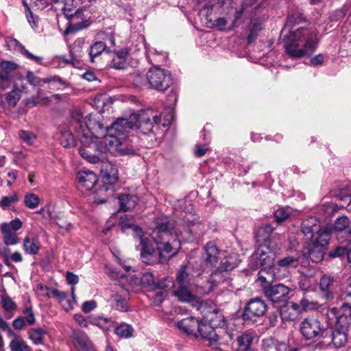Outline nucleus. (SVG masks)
I'll return each mask as SVG.
<instances>
[{"mask_svg":"<svg viewBox=\"0 0 351 351\" xmlns=\"http://www.w3.org/2000/svg\"><path fill=\"white\" fill-rule=\"evenodd\" d=\"M199 322L195 318L191 317H186L177 324L178 328L187 335H195V329H198Z\"/></svg>","mask_w":351,"mask_h":351,"instance_id":"obj_20","label":"nucleus"},{"mask_svg":"<svg viewBox=\"0 0 351 351\" xmlns=\"http://www.w3.org/2000/svg\"><path fill=\"white\" fill-rule=\"evenodd\" d=\"M110 320L101 317H92L90 323L98 326L103 330H108L110 329Z\"/></svg>","mask_w":351,"mask_h":351,"instance_id":"obj_44","label":"nucleus"},{"mask_svg":"<svg viewBox=\"0 0 351 351\" xmlns=\"http://www.w3.org/2000/svg\"><path fill=\"white\" fill-rule=\"evenodd\" d=\"M115 302V307L117 310L121 311H126L128 309L127 302L125 299L121 298L119 296H115L114 299Z\"/></svg>","mask_w":351,"mask_h":351,"instance_id":"obj_60","label":"nucleus"},{"mask_svg":"<svg viewBox=\"0 0 351 351\" xmlns=\"http://www.w3.org/2000/svg\"><path fill=\"white\" fill-rule=\"evenodd\" d=\"M26 10V17L28 23L33 29H36L38 27V18L36 16H34L29 8L25 4Z\"/></svg>","mask_w":351,"mask_h":351,"instance_id":"obj_51","label":"nucleus"},{"mask_svg":"<svg viewBox=\"0 0 351 351\" xmlns=\"http://www.w3.org/2000/svg\"><path fill=\"white\" fill-rule=\"evenodd\" d=\"M302 256H288L278 260L277 262V265L280 267L285 269L291 267L295 268L298 267L300 263H302Z\"/></svg>","mask_w":351,"mask_h":351,"instance_id":"obj_31","label":"nucleus"},{"mask_svg":"<svg viewBox=\"0 0 351 351\" xmlns=\"http://www.w3.org/2000/svg\"><path fill=\"white\" fill-rule=\"evenodd\" d=\"M215 326L208 322L204 321V318L199 323L198 332L202 337L208 339L210 343L216 342L219 340V335L217 333Z\"/></svg>","mask_w":351,"mask_h":351,"instance_id":"obj_16","label":"nucleus"},{"mask_svg":"<svg viewBox=\"0 0 351 351\" xmlns=\"http://www.w3.org/2000/svg\"><path fill=\"white\" fill-rule=\"evenodd\" d=\"M299 287L303 291H308L311 287V282L307 277H302L299 282Z\"/></svg>","mask_w":351,"mask_h":351,"instance_id":"obj_64","label":"nucleus"},{"mask_svg":"<svg viewBox=\"0 0 351 351\" xmlns=\"http://www.w3.org/2000/svg\"><path fill=\"white\" fill-rule=\"evenodd\" d=\"M29 337L36 345L43 344L47 332L42 328H31L28 332Z\"/></svg>","mask_w":351,"mask_h":351,"instance_id":"obj_32","label":"nucleus"},{"mask_svg":"<svg viewBox=\"0 0 351 351\" xmlns=\"http://www.w3.org/2000/svg\"><path fill=\"white\" fill-rule=\"evenodd\" d=\"M254 261H256V265L259 266L262 270L258 273V279L263 282H269V280L263 274L269 273L267 270H271L276 259V252L271 243H263L260 245L252 256Z\"/></svg>","mask_w":351,"mask_h":351,"instance_id":"obj_5","label":"nucleus"},{"mask_svg":"<svg viewBox=\"0 0 351 351\" xmlns=\"http://www.w3.org/2000/svg\"><path fill=\"white\" fill-rule=\"evenodd\" d=\"M156 285L155 290L165 291L171 286L173 287V282L171 278H166L160 282H156Z\"/></svg>","mask_w":351,"mask_h":351,"instance_id":"obj_54","label":"nucleus"},{"mask_svg":"<svg viewBox=\"0 0 351 351\" xmlns=\"http://www.w3.org/2000/svg\"><path fill=\"white\" fill-rule=\"evenodd\" d=\"M23 315L29 325H33L35 323L36 319L31 307H26L23 311Z\"/></svg>","mask_w":351,"mask_h":351,"instance_id":"obj_59","label":"nucleus"},{"mask_svg":"<svg viewBox=\"0 0 351 351\" xmlns=\"http://www.w3.org/2000/svg\"><path fill=\"white\" fill-rule=\"evenodd\" d=\"M106 49V45L102 41H96L90 46L88 54L90 60L94 62L95 58L99 57Z\"/></svg>","mask_w":351,"mask_h":351,"instance_id":"obj_33","label":"nucleus"},{"mask_svg":"<svg viewBox=\"0 0 351 351\" xmlns=\"http://www.w3.org/2000/svg\"><path fill=\"white\" fill-rule=\"evenodd\" d=\"M300 306L302 311H307L316 309L318 307V304L304 297L300 300Z\"/></svg>","mask_w":351,"mask_h":351,"instance_id":"obj_50","label":"nucleus"},{"mask_svg":"<svg viewBox=\"0 0 351 351\" xmlns=\"http://www.w3.org/2000/svg\"><path fill=\"white\" fill-rule=\"evenodd\" d=\"M19 197L16 193H14L10 196H4L0 201V207L5 209L12 204L19 202Z\"/></svg>","mask_w":351,"mask_h":351,"instance_id":"obj_47","label":"nucleus"},{"mask_svg":"<svg viewBox=\"0 0 351 351\" xmlns=\"http://www.w3.org/2000/svg\"><path fill=\"white\" fill-rule=\"evenodd\" d=\"M138 201V197L131 195H121L119 197V203L120 209L123 211H128L134 208Z\"/></svg>","mask_w":351,"mask_h":351,"instance_id":"obj_29","label":"nucleus"},{"mask_svg":"<svg viewBox=\"0 0 351 351\" xmlns=\"http://www.w3.org/2000/svg\"><path fill=\"white\" fill-rule=\"evenodd\" d=\"M104 176L109 184H114L118 180V170L116 167L108 164L106 166V171H104Z\"/></svg>","mask_w":351,"mask_h":351,"instance_id":"obj_36","label":"nucleus"},{"mask_svg":"<svg viewBox=\"0 0 351 351\" xmlns=\"http://www.w3.org/2000/svg\"><path fill=\"white\" fill-rule=\"evenodd\" d=\"M47 295L49 297H54L57 298L60 302L64 300L67 296V294L65 292L57 289H52L49 293H47Z\"/></svg>","mask_w":351,"mask_h":351,"instance_id":"obj_56","label":"nucleus"},{"mask_svg":"<svg viewBox=\"0 0 351 351\" xmlns=\"http://www.w3.org/2000/svg\"><path fill=\"white\" fill-rule=\"evenodd\" d=\"M134 285H140L142 287L150 290H155L156 280L154 275L149 272H145L142 274L141 277L134 278L132 280Z\"/></svg>","mask_w":351,"mask_h":351,"instance_id":"obj_26","label":"nucleus"},{"mask_svg":"<svg viewBox=\"0 0 351 351\" xmlns=\"http://www.w3.org/2000/svg\"><path fill=\"white\" fill-rule=\"evenodd\" d=\"M266 309L267 306L263 300L260 298L252 299L245 307L243 318L245 321L254 322L257 317L265 314Z\"/></svg>","mask_w":351,"mask_h":351,"instance_id":"obj_9","label":"nucleus"},{"mask_svg":"<svg viewBox=\"0 0 351 351\" xmlns=\"http://www.w3.org/2000/svg\"><path fill=\"white\" fill-rule=\"evenodd\" d=\"M147 80L152 88L160 92L165 91L172 84L170 73L158 66L149 69L147 73Z\"/></svg>","mask_w":351,"mask_h":351,"instance_id":"obj_7","label":"nucleus"},{"mask_svg":"<svg viewBox=\"0 0 351 351\" xmlns=\"http://www.w3.org/2000/svg\"><path fill=\"white\" fill-rule=\"evenodd\" d=\"M114 332L120 337L129 338L132 336L133 328L129 324H121L115 328Z\"/></svg>","mask_w":351,"mask_h":351,"instance_id":"obj_39","label":"nucleus"},{"mask_svg":"<svg viewBox=\"0 0 351 351\" xmlns=\"http://www.w3.org/2000/svg\"><path fill=\"white\" fill-rule=\"evenodd\" d=\"M255 337V333L252 331H247L241 333L237 338V351L252 349V344Z\"/></svg>","mask_w":351,"mask_h":351,"instance_id":"obj_21","label":"nucleus"},{"mask_svg":"<svg viewBox=\"0 0 351 351\" xmlns=\"http://www.w3.org/2000/svg\"><path fill=\"white\" fill-rule=\"evenodd\" d=\"M19 136L20 138L23 141V143L27 144L28 145H34L37 138L36 134L27 130H21L19 132Z\"/></svg>","mask_w":351,"mask_h":351,"instance_id":"obj_43","label":"nucleus"},{"mask_svg":"<svg viewBox=\"0 0 351 351\" xmlns=\"http://www.w3.org/2000/svg\"><path fill=\"white\" fill-rule=\"evenodd\" d=\"M301 306L291 302L281 309L280 315L282 319L293 320L297 313L300 311Z\"/></svg>","mask_w":351,"mask_h":351,"instance_id":"obj_27","label":"nucleus"},{"mask_svg":"<svg viewBox=\"0 0 351 351\" xmlns=\"http://www.w3.org/2000/svg\"><path fill=\"white\" fill-rule=\"evenodd\" d=\"M82 41L81 40H75L73 44L70 53L72 57V60H77L78 58L81 57V49H82Z\"/></svg>","mask_w":351,"mask_h":351,"instance_id":"obj_49","label":"nucleus"},{"mask_svg":"<svg viewBox=\"0 0 351 351\" xmlns=\"http://www.w3.org/2000/svg\"><path fill=\"white\" fill-rule=\"evenodd\" d=\"M5 234L4 242L8 245H12L18 243V238L16 235L11 232H2Z\"/></svg>","mask_w":351,"mask_h":351,"instance_id":"obj_57","label":"nucleus"},{"mask_svg":"<svg viewBox=\"0 0 351 351\" xmlns=\"http://www.w3.org/2000/svg\"><path fill=\"white\" fill-rule=\"evenodd\" d=\"M290 211L288 208H280L274 212L276 221L278 223L284 221L290 216Z\"/></svg>","mask_w":351,"mask_h":351,"instance_id":"obj_48","label":"nucleus"},{"mask_svg":"<svg viewBox=\"0 0 351 351\" xmlns=\"http://www.w3.org/2000/svg\"><path fill=\"white\" fill-rule=\"evenodd\" d=\"M189 265L182 266L176 274V280L173 284L191 285V281L195 276L190 273Z\"/></svg>","mask_w":351,"mask_h":351,"instance_id":"obj_22","label":"nucleus"},{"mask_svg":"<svg viewBox=\"0 0 351 351\" xmlns=\"http://www.w3.org/2000/svg\"><path fill=\"white\" fill-rule=\"evenodd\" d=\"M344 254L347 255V248L341 246L336 247L334 250L330 252V256L333 258L340 257Z\"/></svg>","mask_w":351,"mask_h":351,"instance_id":"obj_62","label":"nucleus"},{"mask_svg":"<svg viewBox=\"0 0 351 351\" xmlns=\"http://www.w3.org/2000/svg\"><path fill=\"white\" fill-rule=\"evenodd\" d=\"M96 307V302L94 300L84 302L82 306L83 312L88 313Z\"/></svg>","mask_w":351,"mask_h":351,"instance_id":"obj_61","label":"nucleus"},{"mask_svg":"<svg viewBox=\"0 0 351 351\" xmlns=\"http://www.w3.org/2000/svg\"><path fill=\"white\" fill-rule=\"evenodd\" d=\"M191 285L173 284V295L181 302H191L195 299L193 294Z\"/></svg>","mask_w":351,"mask_h":351,"instance_id":"obj_18","label":"nucleus"},{"mask_svg":"<svg viewBox=\"0 0 351 351\" xmlns=\"http://www.w3.org/2000/svg\"><path fill=\"white\" fill-rule=\"evenodd\" d=\"M97 182V175L90 171H80L77 176V188L82 193L90 191Z\"/></svg>","mask_w":351,"mask_h":351,"instance_id":"obj_14","label":"nucleus"},{"mask_svg":"<svg viewBox=\"0 0 351 351\" xmlns=\"http://www.w3.org/2000/svg\"><path fill=\"white\" fill-rule=\"evenodd\" d=\"M201 310L204 322H208L217 328H222L225 326V317L215 306L206 307L202 305Z\"/></svg>","mask_w":351,"mask_h":351,"instance_id":"obj_13","label":"nucleus"},{"mask_svg":"<svg viewBox=\"0 0 351 351\" xmlns=\"http://www.w3.org/2000/svg\"><path fill=\"white\" fill-rule=\"evenodd\" d=\"M26 78H27V80L28 81V82L30 84H32L34 86H36V85L39 84L41 82L43 83H49L51 81H59V80H60L59 77H53L51 78L40 79V78L37 77L36 76H35L34 75V73L31 71H28L27 73Z\"/></svg>","mask_w":351,"mask_h":351,"instance_id":"obj_37","label":"nucleus"},{"mask_svg":"<svg viewBox=\"0 0 351 351\" xmlns=\"http://www.w3.org/2000/svg\"><path fill=\"white\" fill-rule=\"evenodd\" d=\"M22 227V222L20 219H14L10 222V223H3L1 225V232H11V230L16 231Z\"/></svg>","mask_w":351,"mask_h":351,"instance_id":"obj_45","label":"nucleus"},{"mask_svg":"<svg viewBox=\"0 0 351 351\" xmlns=\"http://www.w3.org/2000/svg\"><path fill=\"white\" fill-rule=\"evenodd\" d=\"M21 97V91L18 88H13L7 94L6 101L10 106L14 107Z\"/></svg>","mask_w":351,"mask_h":351,"instance_id":"obj_38","label":"nucleus"},{"mask_svg":"<svg viewBox=\"0 0 351 351\" xmlns=\"http://www.w3.org/2000/svg\"><path fill=\"white\" fill-rule=\"evenodd\" d=\"M25 205L30 208H36L40 204V198L34 193H27L24 197Z\"/></svg>","mask_w":351,"mask_h":351,"instance_id":"obj_42","label":"nucleus"},{"mask_svg":"<svg viewBox=\"0 0 351 351\" xmlns=\"http://www.w3.org/2000/svg\"><path fill=\"white\" fill-rule=\"evenodd\" d=\"M302 232L306 240L311 243L308 257L314 263L323 260L324 248L327 245L331 234V228L321 226L317 217L311 216L303 221Z\"/></svg>","mask_w":351,"mask_h":351,"instance_id":"obj_4","label":"nucleus"},{"mask_svg":"<svg viewBox=\"0 0 351 351\" xmlns=\"http://www.w3.org/2000/svg\"><path fill=\"white\" fill-rule=\"evenodd\" d=\"M273 230V228L269 224L263 226L258 229L256 233L258 241L271 243L270 235L272 233Z\"/></svg>","mask_w":351,"mask_h":351,"instance_id":"obj_34","label":"nucleus"},{"mask_svg":"<svg viewBox=\"0 0 351 351\" xmlns=\"http://www.w3.org/2000/svg\"><path fill=\"white\" fill-rule=\"evenodd\" d=\"M160 121V113L152 109L142 110L139 114H132L128 118H119L110 126H104L98 120H92L90 117L86 122L94 138H101L106 132L112 134L124 140L134 129L139 130L144 134L153 132L154 124Z\"/></svg>","mask_w":351,"mask_h":351,"instance_id":"obj_2","label":"nucleus"},{"mask_svg":"<svg viewBox=\"0 0 351 351\" xmlns=\"http://www.w3.org/2000/svg\"><path fill=\"white\" fill-rule=\"evenodd\" d=\"M0 67L3 71L10 73L18 69L19 66L11 61L3 60L0 63Z\"/></svg>","mask_w":351,"mask_h":351,"instance_id":"obj_53","label":"nucleus"},{"mask_svg":"<svg viewBox=\"0 0 351 351\" xmlns=\"http://www.w3.org/2000/svg\"><path fill=\"white\" fill-rule=\"evenodd\" d=\"M90 134L81 136L80 141L83 146L79 149L80 156L90 163L96 164L99 162V157L93 152L97 147V143L93 141Z\"/></svg>","mask_w":351,"mask_h":351,"instance_id":"obj_10","label":"nucleus"},{"mask_svg":"<svg viewBox=\"0 0 351 351\" xmlns=\"http://www.w3.org/2000/svg\"><path fill=\"white\" fill-rule=\"evenodd\" d=\"M25 325V318L23 316L18 317L12 322V326L16 330H21Z\"/></svg>","mask_w":351,"mask_h":351,"instance_id":"obj_63","label":"nucleus"},{"mask_svg":"<svg viewBox=\"0 0 351 351\" xmlns=\"http://www.w3.org/2000/svg\"><path fill=\"white\" fill-rule=\"evenodd\" d=\"M98 149L100 152H109L114 156L134 155L135 150L132 147L129 146L125 142L122 141L120 137L112 134L106 133L101 138Z\"/></svg>","mask_w":351,"mask_h":351,"instance_id":"obj_6","label":"nucleus"},{"mask_svg":"<svg viewBox=\"0 0 351 351\" xmlns=\"http://www.w3.org/2000/svg\"><path fill=\"white\" fill-rule=\"evenodd\" d=\"M1 305L5 311H11L14 310L16 307V305L14 301L10 298L7 296H2Z\"/></svg>","mask_w":351,"mask_h":351,"instance_id":"obj_52","label":"nucleus"},{"mask_svg":"<svg viewBox=\"0 0 351 351\" xmlns=\"http://www.w3.org/2000/svg\"><path fill=\"white\" fill-rule=\"evenodd\" d=\"M89 117H90L92 120H97L93 117L92 114H88L84 118L82 113L80 110H74L72 112V118L75 121L76 128L79 129L77 131L79 136H82L84 134H90L92 135L91 130H90L86 125V122L88 121V118Z\"/></svg>","mask_w":351,"mask_h":351,"instance_id":"obj_15","label":"nucleus"},{"mask_svg":"<svg viewBox=\"0 0 351 351\" xmlns=\"http://www.w3.org/2000/svg\"><path fill=\"white\" fill-rule=\"evenodd\" d=\"M289 291L288 287L278 284L265 287L264 294L274 304H278L287 301Z\"/></svg>","mask_w":351,"mask_h":351,"instance_id":"obj_12","label":"nucleus"},{"mask_svg":"<svg viewBox=\"0 0 351 351\" xmlns=\"http://www.w3.org/2000/svg\"><path fill=\"white\" fill-rule=\"evenodd\" d=\"M235 265L231 264L228 261H226L220 268L210 275V278L208 280L206 285L202 287V293L208 294L211 292L214 289V287L220 282H226L228 276L227 271L228 270H232L235 267Z\"/></svg>","mask_w":351,"mask_h":351,"instance_id":"obj_8","label":"nucleus"},{"mask_svg":"<svg viewBox=\"0 0 351 351\" xmlns=\"http://www.w3.org/2000/svg\"><path fill=\"white\" fill-rule=\"evenodd\" d=\"M264 4V0H243L241 10L236 13V19H239L243 13L255 14Z\"/></svg>","mask_w":351,"mask_h":351,"instance_id":"obj_19","label":"nucleus"},{"mask_svg":"<svg viewBox=\"0 0 351 351\" xmlns=\"http://www.w3.org/2000/svg\"><path fill=\"white\" fill-rule=\"evenodd\" d=\"M300 331L302 335L306 339H312L324 332V328L320 322L314 317H308L305 319L300 325Z\"/></svg>","mask_w":351,"mask_h":351,"instance_id":"obj_11","label":"nucleus"},{"mask_svg":"<svg viewBox=\"0 0 351 351\" xmlns=\"http://www.w3.org/2000/svg\"><path fill=\"white\" fill-rule=\"evenodd\" d=\"M125 228L132 229L134 237L139 242V244L136 245V249L140 251L142 261L147 265L167 263L170 258L177 254V249L169 243L173 224L167 218L158 219L152 232V238L157 246V250L152 246L149 239L140 227L125 225L123 229Z\"/></svg>","mask_w":351,"mask_h":351,"instance_id":"obj_1","label":"nucleus"},{"mask_svg":"<svg viewBox=\"0 0 351 351\" xmlns=\"http://www.w3.org/2000/svg\"><path fill=\"white\" fill-rule=\"evenodd\" d=\"M69 6L70 5L68 3L64 5V10L65 15L71 20V23L73 25L77 27V29L83 28L84 25L77 22V20L80 17L82 14L80 8H77V6H75V9L72 10Z\"/></svg>","mask_w":351,"mask_h":351,"instance_id":"obj_30","label":"nucleus"},{"mask_svg":"<svg viewBox=\"0 0 351 351\" xmlns=\"http://www.w3.org/2000/svg\"><path fill=\"white\" fill-rule=\"evenodd\" d=\"M349 219L346 216H341L335 220L333 228L336 231L341 232L349 226Z\"/></svg>","mask_w":351,"mask_h":351,"instance_id":"obj_46","label":"nucleus"},{"mask_svg":"<svg viewBox=\"0 0 351 351\" xmlns=\"http://www.w3.org/2000/svg\"><path fill=\"white\" fill-rule=\"evenodd\" d=\"M326 316L329 319V324L332 326L333 325H339L340 324L341 319L343 318L341 315L334 314L330 311H327Z\"/></svg>","mask_w":351,"mask_h":351,"instance_id":"obj_58","label":"nucleus"},{"mask_svg":"<svg viewBox=\"0 0 351 351\" xmlns=\"http://www.w3.org/2000/svg\"><path fill=\"white\" fill-rule=\"evenodd\" d=\"M205 249V264L207 267L213 266L218 261L219 250L216 245L209 242L204 247Z\"/></svg>","mask_w":351,"mask_h":351,"instance_id":"obj_24","label":"nucleus"},{"mask_svg":"<svg viewBox=\"0 0 351 351\" xmlns=\"http://www.w3.org/2000/svg\"><path fill=\"white\" fill-rule=\"evenodd\" d=\"M330 330L332 343L334 346L337 348L343 347L348 341L346 332L338 328L333 330L330 329Z\"/></svg>","mask_w":351,"mask_h":351,"instance_id":"obj_28","label":"nucleus"},{"mask_svg":"<svg viewBox=\"0 0 351 351\" xmlns=\"http://www.w3.org/2000/svg\"><path fill=\"white\" fill-rule=\"evenodd\" d=\"M110 65L114 69H124L125 66V60L123 56H114L110 63Z\"/></svg>","mask_w":351,"mask_h":351,"instance_id":"obj_55","label":"nucleus"},{"mask_svg":"<svg viewBox=\"0 0 351 351\" xmlns=\"http://www.w3.org/2000/svg\"><path fill=\"white\" fill-rule=\"evenodd\" d=\"M12 41L16 45L19 46V49L20 52L27 58L38 64H41L43 60L42 57L33 55L32 53L27 51L21 44H20L18 40L14 39Z\"/></svg>","mask_w":351,"mask_h":351,"instance_id":"obj_40","label":"nucleus"},{"mask_svg":"<svg viewBox=\"0 0 351 351\" xmlns=\"http://www.w3.org/2000/svg\"><path fill=\"white\" fill-rule=\"evenodd\" d=\"M319 288L326 299L332 298L334 289L333 278L329 275L323 276L319 280Z\"/></svg>","mask_w":351,"mask_h":351,"instance_id":"obj_23","label":"nucleus"},{"mask_svg":"<svg viewBox=\"0 0 351 351\" xmlns=\"http://www.w3.org/2000/svg\"><path fill=\"white\" fill-rule=\"evenodd\" d=\"M73 338L75 346H77L81 351H95L93 344L84 332L74 331Z\"/></svg>","mask_w":351,"mask_h":351,"instance_id":"obj_17","label":"nucleus"},{"mask_svg":"<svg viewBox=\"0 0 351 351\" xmlns=\"http://www.w3.org/2000/svg\"><path fill=\"white\" fill-rule=\"evenodd\" d=\"M41 245L38 239L27 236L23 240V250L27 254L36 255L38 253Z\"/></svg>","mask_w":351,"mask_h":351,"instance_id":"obj_25","label":"nucleus"},{"mask_svg":"<svg viewBox=\"0 0 351 351\" xmlns=\"http://www.w3.org/2000/svg\"><path fill=\"white\" fill-rule=\"evenodd\" d=\"M303 21L300 14L289 15L285 29L289 32L284 36L285 49L287 54L293 58H300L311 54L317 47V35L315 29L299 27L295 30L291 29Z\"/></svg>","mask_w":351,"mask_h":351,"instance_id":"obj_3","label":"nucleus"},{"mask_svg":"<svg viewBox=\"0 0 351 351\" xmlns=\"http://www.w3.org/2000/svg\"><path fill=\"white\" fill-rule=\"evenodd\" d=\"M262 29V24L258 22L252 23L250 27V32L247 37L249 44L254 42L258 36L259 32Z\"/></svg>","mask_w":351,"mask_h":351,"instance_id":"obj_41","label":"nucleus"},{"mask_svg":"<svg viewBox=\"0 0 351 351\" xmlns=\"http://www.w3.org/2000/svg\"><path fill=\"white\" fill-rule=\"evenodd\" d=\"M11 351H32L25 341L19 337L14 338L10 343Z\"/></svg>","mask_w":351,"mask_h":351,"instance_id":"obj_35","label":"nucleus"}]
</instances>
